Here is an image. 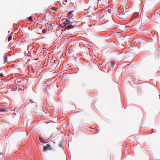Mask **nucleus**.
Returning <instances> with one entry per match:
<instances>
[{"label": "nucleus", "mask_w": 160, "mask_h": 160, "mask_svg": "<svg viewBox=\"0 0 160 160\" xmlns=\"http://www.w3.org/2000/svg\"><path fill=\"white\" fill-rule=\"evenodd\" d=\"M118 16L120 18L124 19L127 18L128 16V13L126 11L125 12H121L119 14L118 13Z\"/></svg>", "instance_id": "f257e3e1"}, {"label": "nucleus", "mask_w": 160, "mask_h": 160, "mask_svg": "<svg viewBox=\"0 0 160 160\" xmlns=\"http://www.w3.org/2000/svg\"><path fill=\"white\" fill-rule=\"evenodd\" d=\"M34 110L36 111L37 114L39 116H42L43 113V111L40 108L35 109Z\"/></svg>", "instance_id": "f03ea898"}, {"label": "nucleus", "mask_w": 160, "mask_h": 160, "mask_svg": "<svg viewBox=\"0 0 160 160\" xmlns=\"http://www.w3.org/2000/svg\"><path fill=\"white\" fill-rule=\"evenodd\" d=\"M51 149V147L49 144H47L46 146L44 148L43 151L45 150H49Z\"/></svg>", "instance_id": "7ed1b4c3"}, {"label": "nucleus", "mask_w": 160, "mask_h": 160, "mask_svg": "<svg viewBox=\"0 0 160 160\" xmlns=\"http://www.w3.org/2000/svg\"><path fill=\"white\" fill-rule=\"evenodd\" d=\"M73 28V26L72 25H69L66 27V29L69 30L70 29Z\"/></svg>", "instance_id": "20e7f679"}, {"label": "nucleus", "mask_w": 160, "mask_h": 160, "mask_svg": "<svg viewBox=\"0 0 160 160\" xmlns=\"http://www.w3.org/2000/svg\"><path fill=\"white\" fill-rule=\"evenodd\" d=\"M7 57L8 56L7 55H4V63H6L7 62Z\"/></svg>", "instance_id": "39448f33"}, {"label": "nucleus", "mask_w": 160, "mask_h": 160, "mask_svg": "<svg viewBox=\"0 0 160 160\" xmlns=\"http://www.w3.org/2000/svg\"><path fill=\"white\" fill-rule=\"evenodd\" d=\"M70 18H69L68 19H66V22L67 23V24L71 23L70 22Z\"/></svg>", "instance_id": "423d86ee"}, {"label": "nucleus", "mask_w": 160, "mask_h": 160, "mask_svg": "<svg viewBox=\"0 0 160 160\" xmlns=\"http://www.w3.org/2000/svg\"><path fill=\"white\" fill-rule=\"evenodd\" d=\"M7 110H8L6 108H2L1 112H7Z\"/></svg>", "instance_id": "0eeeda50"}, {"label": "nucleus", "mask_w": 160, "mask_h": 160, "mask_svg": "<svg viewBox=\"0 0 160 160\" xmlns=\"http://www.w3.org/2000/svg\"><path fill=\"white\" fill-rule=\"evenodd\" d=\"M12 36L11 35L9 36L8 38V41H10L12 39Z\"/></svg>", "instance_id": "6e6552de"}, {"label": "nucleus", "mask_w": 160, "mask_h": 160, "mask_svg": "<svg viewBox=\"0 0 160 160\" xmlns=\"http://www.w3.org/2000/svg\"><path fill=\"white\" fill-rule=\"evenodd\" d=\"M40 141L42 143H45V141L41 138H39Z\"/></svg>", "instance_id": "1a4fd4ad"}, {"label": "nucleus", "mask_w": 160, "mask_h": 160, "mask_svg": "<svg viewBox=\"0 0 160 160\" xmlns=\"http://www.w3.org/2000/svg\"><path fill=\"white\" fill-rule=\"evenodd\" d=\"M28 21H30V22H32V18L31 17H29L28 18Z\"/></svg>", "instance_id": "9d476101"}, {"label": "nucleus", "mask_w": 160, "mask_h": 160, "mask_svg": "<svg viewBox=\"0 0 160 160\" xmlns=\"http://www.w3.org/2000/svg\"><path fill=\"white\" fill-rule=\"evenodd\" d=\"M72 11H70L67 14V16H69L71 14V13H72Z\"/></svg>", "instance_id": "9b49d317"}, {"label": "nucleus", "mask_w": 160, "mask_h": 160, "mask_svg": "<svg viewBox=\"0 0 160 160\" xmlns=\"http://www.w3.org/2000/svg\"><path fill=\"white\" fill-rule=\"evenodd\" d=\"M75 16L73 15H72V16L70 17L69 18H70V19H71V18L73 19L74 18H75Z\"/></svg>", "instance_id": "f8f14e48"}, {"label": "nucleus", "mask_w": 160, "mask_h": 160, "mask_svg": "<svg viewBox=\"0 0 160 160\" xmlns=\"http://www.w3.org/2000/svg\"><path fill=\"white\" fill-rule=\"evenodd\" d=\"M115 63L114 62H111V65L112 67H113L114 65H115Z\"/></svg>", "instance_id": "ddd939ff"}, {"label": "nucleus", "mask_w": 160, "mask_h": 160, "mask_svg": "<svg viewBox=\"0 0 160 160\" xmlns=\"http://www.w3.org/2000/svg\"><path fill=\"white\" fill-rule=\"evenodd\" d=\"M46 32V30L44 29H43L42 30V32L43 33H45Z\"/></svg>", "instance_id": "4468645a"}, {"label": "nucleus", "mask_w": 160, "mask_h": 160, "mask_svg": "<svg viewBox=\"0 0 160 160\" xmlns=\"http://www.w3.org/2000/svg\"><path fill=\"white\" fill-rule=\"evenodd\" d=\"M63 23L65 24V25H67V22H63Z\"/></svg>", "instance_id": "2eb2a0df"}, {"label": "nucleus", "mask_w": 160, "mask_h": 160, "mask_svg": "<svg viewBox=\"0 0 160 160\" xmlns=\"http://www.w3.org/2000/svg\"><path fill=\"white\" fill-rule=\"evenodd\" d=\"M52 9L53 10H56V8L54 7V8H52Z\"/></svg>", "instance_id": "dca6fc26"}, {"label": "nucleus", "mask_w": 160, "mask_h": 160, "mask_svg": "<svg viewBox=\"0 0 160 160\" xmlns=\"http://www.w3.org/2000/svg\"><path fill=\"white\" fill-rule=\"evenodd\" d=\"M2 108H0V112H1Z\"/></svg>", "instance_id": "f3484780"}, {"label": "nucleus", "mask_w": 160, "mask_h": 160, "mask_svg": "<svg viewBox=\"0 0 160 160\" xmlns=\"http://www.w3.org/2000/svg\"><path fill=\"white\" fill-rule=\"evenodd\" d=\"M146 42L145 41H144L143 42H142L143 43H144Z\"/></svg>", "instance_id": "a211bd4d"}, {"label": "nucleus", "mask_w": 160, "mask_h": 160, "mask_svg": "<svg viewBox=\"0 0 160 160\" xmlns=\"http://www.w3.org/2000/svg\"><path fill=\"white\" fill-rule=\"evenodd\" d=\"M72 48V47H71V48H69V49L70 50L71 49V48Z\"/></svg>", "instance_id": "6ab92c4d"}, {"label": "nucleus", "mask_w": 160, "mask_h": 160, "mask_svg": "<svg viewBox=\"0 0 160 160\" xmlns=\"http://www.w3.org/2000/svg\"><path fill=\"white\" fill-rule=\"evenodd\" d=\"M1 76L2 77H3V75H1Z\"/></svg>", "instance_id": "aec40b11"}, {"label": "nucleus", "mask_w": 160, "mask_h": 160, "mask_svg": "<svg viewBox=\"0 0 160 160\" xmlns=\"http://www.w3.org/2000/svg\"><path fill=\"white\" fill-rule=\"evenodd\" d=\"M66 2H67V0H65Z\"/></svg>", "instance_id": "412c9836"}]
</instances>
